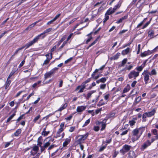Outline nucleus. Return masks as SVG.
Masks as SVG:
<instances>
[{"mask_svg": "<svg viewBox=\"0 0 158 158\" xmlns=\"http://www.w3.org/2000/svg\"><path fill=\"white\" fill-rule=\"evenodd\" d=\"M154 34V32L152 30H150L148 32V36L150 38H153Z\"/></svg>", "mask_w": 158, "mask_h": 158, "instance_id": "nucleus-19", "label": "nucleus"}, {"mask_svg": "<svg viewBox=\"0 0 158 158\" xmlns=\"http://www.w3.org/2000/svg\"><path fill=\"white\" fill-rule=\"evenodd\" d=\"M60 15V14H58L56 15V16L53 18L54 20L55 21L57 19Z\"/></svg>", "mask_w": 158, "mask_h": 158, "instance_id": "nucleus-62", "label": "nucleus"}, {"mask_svg": "<svg viewBox=\"0 0 158 158\" xmlns=\"http://www.w3.org/2000/svg\"><path fill=\"white\" fill-rule=\"evenodd\" d=\"M34 44L33 43V42L31 41L27 43L25 45H24V46L20 48H19L18 49H17L15 52H14V53L11 56L10 59H12L14 57V56L17 54V53L20 50H21L23 49V48H26V49L30 47L31 46L33 45Z\"/></svg>", "mask_w": 158, "mask_h": 158, "instance_id": "nucleus-3", "label": "nucleus"}, {"mask_svg": "<svg viewBox=\"0 0 158 158\" xmlns=\"http://www.w3.org/2000/svg\"><path fill=\"white\" fill-rule=\"evenodd\" d=\"M151 144V143L149 140H148L145 143H144L142 146L141 148L142 151H143L147 148Z\"/></svg>", "mask_w": 158, "mask_h": 158, "instance_id": "nucleus-10", "label": "nucleus"}, {"mask_svg": "<svg viewBox=\"0 0 158 158\" xmlns=\"http://www.w3.org/2000/svg\"><path fill=\"white\" fill-rule=\"evenodd\" d=\"M128 157L129 158H132L135 157L136 156L135 155V153L133 151H131L129 152L128 153Z\"/></svg>", "mask_w": 158, "mask_h": 158, "instance_id": "nucleus-14", "label": "nucleus"}, {"mask_svg": "<svg viewBox=\"0 0 158 158\" xmlns=\"http://www.w3.org/2000/svg\"><path fill=\"white\" fill-rule=\"evenodd\" d=\"M45 56L47 57V59L44 61L43 65L47 64L49 63L50 60L52 58V53H48L46 54Z\"/></svg>", "mask_w": 158, "mask_h": 158, "instance_id": "nucleus-9", "label": "nucleus"}, {"mask_svg": "<svg viewBox=\"0 0 158 158\" xmlns=\"http://www.w3.org/2000/svg\"><path fill=\"white\" fill-rule=\"evenodd\" d=\"M90 81V78H88L86 81H85L84 82L81 84V85H84V86H86L85 85V84H86L87 83L89 82Z\"/></svg>", "mask_w": 158, "mask_h": 158, "instance_id": "nucleus-43", "label": "nucleus"}, {"mask_svg": "<svg viewBox=\"0 0 158 158\" xmlns=\"http://www.w3.org/2000/svg\"><path fill=\"white\" fill-rule=\"evenodd\" d=\"M129 123L130 125L131 126H132L135 125V124L136 123V122L134 120H132L129 121Z\"/></svg>", "mask_w": 158, "mask_h": 158, "instance_id": "nucleus-42", "label": "nucleus"}, {"mask_svg": "<svg viewBox=\"0 0 158 158\" xmlns=\"http://www.w3.org/2000/svg\"><path fill=\"white\" fill-rule=\"evenodd\" d=\"M49 131H43L42 133V135L44 136H47L48 135L49 133Z\"/></svg>", "mask_w": 158, "mask_h": 158, "instance_id": "nucleus-40", "label": "nucleus"}, {"mask_svg": "<svg viewBox=\"0 0 158 158\" xmlns=\"http://www.w3.org/2000/svg\"><path fill=\"white\" fill-rule=\"evenodd\" d=\"M38 22L37 21L31 24L26 28V30H28L30 28H31L34 27Z\"/></svg>", "mask_w": 158, "mask_h": 158, "instance_id": "nucleus-35", "label": "nucleus"}, {"mask_svg": "<svg viewBox=\"0 0 158 158\" xmlns=\"http://www.w3.org/2000/svg\"><path fill=\"white\" fill-rule=\"evenodd\" d=\"M105 65H102L99 69H96L94 71V73H97L100 70H103L105 67Z\"/></svg>", "mask_w": 158, "mask_h": 158, "instance_id": "nucleus-32", "label": "nucleus"}, {"mask_svg": "<svg viewBox=\"0 0 158 158\" xmlns=\"http://www.w3.org/2000/svg\"><path fill=\"white\" fill-rule=\"evenodd\" d=\"M131 50L129 48H127L126 49L124 50L122 52V54L123 55H125L131 52Z\"/></svg>", "mask_w": 158, "mask_h": 158, "instance_id": "nucleus-13", "label": "nucleus"}, {"mask_svg": "<svg viewBox=\"0 0 158 158\" xmlns=\"http://www.w3.org/2000/svg\"><path fill=\"white\" fill-rule=\"evenodd\" d=\"M72 59H73L72 57L70 58L69 59H68V60H66L65 61V62H64L65 63V64L67 63H68L69 62V61H70L71 60H72Z\"/></svg>", "mask_w": 158, "mask_h": 158, "instance_id": "nucleus-60", "label": "nucleus"}, {"mask_svg": "<svg viewBox=\"0 0 158 158\" xmlns=\"http://www.w3.org/2000/svg\"><path fill=\"white\" fill-rule=\"evenodd\" d=\"M21 132V129H18L14 133V135L16 136H18Z\"/></svg>", "mask_w": 158, "mask_h": 158, "instance_id": "nucleus-29", "label": "nucleus"}, {"mask_svg": "<svg viewBox=\"0 0 158 158\" xmlns=\"http://www.w3.org/2000/svg\"><path fill=\"white\" fill-rule=\"evenodd\" d=\"M152 132L154 135H156L157 134V131L156 129H152Z\"/></svg>", "mask_w": 158, "mask_h": 158, "instance_id": "nucleus-47", "label": "nucleus"}, {"mask_svg": "<svg viewBox=\"0 0 158 158\" xmlns=\"http://www.w3.org/2000/svg\"><path fill=\"white\" fill-rule=\"evenodd\" d=\"M39 147L36 145L33 148V150L35 151L36 152L35 154H36L39 150Z\"/></svg>", "mask_w": 158, "mask_h": 158, "instance_id": "nucleus-36", "label": "nucleus"}, {"mask_svg": "<svg viewBox=\"0 0 158 158\" xmlns=\"http://www.w3.org/2000/svg\"><path fill=\"white\" fill-rule=\"evenodd\" d=\"M144 66H142V65L138 67H136V69L138 71V72H139L142 71L143 70Z\"/></svg>", "mask_w": 158, "mask_h": 158, "instance_id": "nucleus-37", "label": "nucleus"}, {"mask_svg": "<svg viewBox=\"0 0 158 158\" xmlns=\"http://www.w3.org/2000/svg\"><path fill=\"white\" fill-rule=\"evenodd\" d=\"M100 37V36H98L96 39L93 42H92L88 47H87L86 48V49H88L90 47H91L92 46L95 44L98 41V40H99Z\"/></svg>", "mask_w": 158, "mask_h": 158, "instance_id": "nucleus-17", "label": "nucleus"}, {"mask_svg": "<svg viewBox=\"0 0 158 158\" xmlns=\"http://www.w3.org/2000/svg\"><path fill=\"white\" fill-rule=\"evenodd\" d=\"M11 82V80L7 79L5 85V88L6 89H8Z\"/></svg>", "mask_w": 158, "mask_h": 158, "instance_id": "nucleus-18", "label": "nucleus"}, {"mask_svg": "<svg viewBox=\"0 0 158 158\" xmlns=\"http://www.w3.org/2000/svg\"><path fill=\"white\" fill-rule=\"evenodd\" d=\"M133 65H130L128 67H126V69L127 70H130L131 69H132V68L133 67Z\"/></svg>", "mask_w": 158, "mask_h": 158, "instance_id": "nucleus-56", "label": "nucleus"}, {"mask_svg": "<svg viewBox=\"0 0 158 158\" xmlns=\"http://www.w3.org/2000/svg\"><path fill=\"white\" fill-rule=\"evenodd\" d=\"M144 77V80L145 82V84H147L149 79V72L147 70L144 71L142 73Z\"/></svg>", "mask_w": 158, "mask_h": 158, "instance_id": "nucleus-6", "label": "nucleus"}, {"mask_svg": "<svg viewBox=\"0 0 158 158\" xmlns=\"http://www.w3.org/2000/svg\"><path fill=\"white\" fill-rule=\"evenodd\" d=\"M23 115H22L20 116L17 120V122H19L20 120L21 119L23 118Z\"/></svg>", "mask_w": 158, "mask_h": 158, "instance_id": "nucleus-61", "label": "nucleus"}, {"mask_svg": "<svg viewBox=\"0 0 158 158\" xmlns=\"http://www.w3.org/2000/svg\"><path fill=\"white\" fill-rule=\"evenodd\" d=\"M144 131V128L140 127L133 130L132 131V136L131 139L132 141L134 142L138 140Z\"/></svg>", "mask_w": 158, "mask_h": 158, "instance_id": "nucleus-1", "label": "nucleus"}, {"mask_svg": "<svg viewBox=\"0 0 158 158\" xmlns=\"http://www.w3.org/2000/svg\"><path fill=\"white\" fill-rule=\"evenodd\" d=\"M75 129V127H70V128L69 130V131L70 132H73Z\"/></svg>", "mask_w": 158, "mask_h": 158, "instance_id": "nucleus-53", "label": "nucleus"}, {"mask_svg": "<svg viewBox=\"0 0 158 158\" xmlns=\"http://www.w3.org/2000/svg\"><path fill=\"white\" fill-rule=\"evenodd\" d=\"M149 74L151 76L156 75L157 74V73L156 70L155 69H153L152 70L150 73L149 72Z\"/></svg>", "mask_w": 158, "mask_h": 158, "instance_id": "nucleus-26", "label": "nucleus"}, {"mask_svg": "<svg viewBox=\"0 0 158 158\" xmlns=\"http://www.w3.org/2000/svg\"><path fill=\"white\" fill-rule=\"evenodd\" d=\"M81 88L79 90V91L78 92V93H80L81 92H82L83 91L84 89L85 88L86 86H84V85H81Z\"/></svg>", "mask_w": 158, "mask_h": 158, "instance_id": "nucleus-34", "label": "nucleus"}, {"mask_svg": "<svg viewBox=\"0 0 158 158\" xmlns=\"http://www.w3.org/2000/svg\"><path fill=\"white\" fill-rule=\"evenodd\" d=\"M58 69L57 68H55L48 72L45 73L44 75L45 80H46L47 78L50 77L54 73L55 71L57 70Z\"/></svg>", "mask_w": 158, "mask_h": 158, "instance_id": "nucleus-8", "label": "nucleus"}, {"mask_svg": "<svg viewBox=\"0 0 158 158\" xmlns=\"http://www.w3.org/2000/svg\"><path fill=\"white\" fill-rule=\"evenodd\" d=\"M75 113V112L72 114V115H71V116H69L66 118L65 119L67 120H70L72 118L73 115Z\"/></svg>", "mask_w": 158, "mask_h": 158, "instance_id": "nucleus-54", "label": "nucleus"}, {"mask_svg": "<svg viewBox=\"0 0 158 158\" xmlns=\"http://www.w3.org/2000/svg\"><path fill=\"white\" fill-rule=\"evenodd\" d=\"M106 86V84H102L100 86V88L101 89H104Z\"/></svg>", "mask_w": 158, "mask_h": 158, "instance_id": "nucleus-50", "label": "nucleus"}, {"mask_svg": "<svg viewBox=\"0 0 158 158\" xmlns=\"http://www.w3.org/2000/svg\"><path fill=\"white\" fill-rule=\"evenodd\" d=\"M99 129V127L98 126H94V130L95 131H98Z\"/></svg>", "mask_w": 158, "mask_h": 158, "instance_id": "nucleus-63", "label": "nucleus"}, {"mask_svg": "<svg viewBox=\"0 0 158 158\" xmlns=\"http://www.w3.org/2000/svg\"><path fill=\"white\" fill-rule=\"evenodd\" d=\"M137 83V81H134L131 84V86L132 87H134L135 86L136 83Z\"/></svg>", "mask_w": 158, "mask_h": 158, "instance_id": "nucleus-64", "label": "nucleus"}, {"mask_svg": "<svg viewBox=\"0 0 158 158\" xmlns=\"http://www.w3.org/2000/svg\"><path fill=\"white\" fill-rule=\"evenodd\" d=\"M139 75V72H135L134 70L131 71L128 75V77L129 79H131L134 78L135 79L136 78L138 77Z\"/></svg>", "mask_w": 158, "mask_h": 158, "instance_id": "nucleus-7", "label": "nucleus"}, {"mask_svg": "<svg viewBox=\"0 0 158 158\" xmlns=\"http://www.w3.org/2000/svg\"><path fill=\"white\" fill-rule=\"evenodd\" d=\"M129 88L127 89V87L125 88L123 91V93H125L127 92L129 90Z\"/></svg>", "mask_w": 158, "mask_h": 158, "instance_id": "nucleus-59", "label": "nucleus"}, {"mask_svg": "<svg viewBox=\"0 0 158 158\" xmlns=\"http://www.w3.org/2000/svg\"><path fill=\"white\" fill-rule=\"evenodd\" d=\"M52 30L53 29L51 28H49L46 30L43 33H41L40 34L35 37L33 40H31L33 42V44H34L35 43L37 42L38 40L41 38L42 39H44L45 37V34L46 33H48L52 31Z\"/></svg>", "mask_w": 158, "mask_h": 158, "instance_id": "nucleus-2", "label": "nucleus"}, {"mask_svg": "<svg viewBox=\"0 0 158 158\" xmlns=\"http://www.w3.org/2000/svg\"><path fill=\"white\" fill-rule=\"evenodd\" d=\"M147 117H148V114H147V112H145L144 114H143L142 116L143 122H145L146 121V118Z\"/></svg>", "mask_w": 158, "mask_h": 158, "instance_id": "nucleus-30", "label": "nucleus"}, {"mask_svg": "<svg viewBox=\"0 0 158 158\" xmlns=\"http://www.w3.org/2000/svg\"><path fill=\"white\" fill-rule=\"evenodd\" d=\"M41 81H38L37 82L33 84L32 85V87L33 88H35L37 85L41 83Z\"/></svg>", "mask_w": 158, "mask_h": 158, "instance_id": "nucleus-38", "label": "nucleus"}, {"mask_svg": "<svg viewBox=\"0 0 158 158\" xmlns=\"http://www.w3.org/2000/svg\"><path fill=\"white\" fill-rule=\"evenodd\" d=\"M25 60H23L20 63V64H19V67H22L23 65V64H24L25 63Z\"/></svg>", "mask_w": 158, "mask_h": 158, "instance_id": "nucleus-58", "label": "nucleus"}, {"mask_svg": "<svg viewBox=\"0 0 158 158\" xmlns=\"http://www.w3.org/2000/svg\"><path fill=\"white\" fill-rule=\"evenodd\" d=\"M90 122V120L89 119L87 120L85 122V123L83 125V127H85L88 125Z\"/></svg>", "mask_w": 158, "mask_h": 158, "instance_id": "nucleus-41", "label": "nucleus"}, {"mask_svg": "<svg viewBox=\"0 0 158 158\" xmlns=\"http://www.w3.org/2000/svg\"><path fill=\"white\" fill-rule=\"evenodd\" d=\"M34 94V92H32L27 97L26 100H28L30 97L32 95H33Z\"/></svg>", "mask_w": 158, "mask_h": 158, "instance_id": "nucleus-51", "label": "nucleus"}, {"mask_svg": "<svg viewBox=\"0 0 158 158\" xmlns=\"http://www.w3.org/2000/svg\"><path fill=\"white\" fill-rule=\"evenodd\" d=\"M67 41H64L62 45L60 46L58 50H61V49L64 47L65 44L67 43Z\"/></svg>", "mask_w": 158, "mask_h": 158, "instance_id": "nucleus-44", "label": "nucleus"}, {"mask_svg": "<svg viewBox=\"0 0 158 158\" xmlns=\"http://www.w3.org/2000/svg\"><path fill=\"white\" fill-rule=\"evenodd\" d=\"M106 80V78L105 77H102L98 80L96 81V83L98 84L100 83V82L104 83Z\"/></svg>", "mask_w": 158, "mask_h": 158, "instance_id": "nucleus-23", "label": "nucleus"}, {"mask_svg": "<svg viewBox=\"0 0 158 158\" xmlns=\"http://www.w3.org/2000/svg\"><path fill=\"white\" fill-rule=\"evenodd\" d=\"M150 23V21L147 22L143 27L142 29H144L146 27H147Z\"/></svg>", "mask_w": 158, "mask_h": 158, "instance_id": "nucleus-49", "label": "nucleus"}, {"mask_svg": "<svg viewBox=\"0 0 158 158\" xmlns=\"http://www.w3.org/2000/svg\"><path fill=\"white\" fill-rule=\"evenodd\" d=\"M96 73H94V71L91 75L92 77L94 79L97 80L100 77L102 76V74H99L97 76H95V74Z\"/></svg>", "mask_w": 158, "mask_h": 158, "instance_id": "nucleus-22", "label": "nucleus"}, {"mask_svg": "<svg viewBox=\"0 0 158 158\" xmlns=\"http://www.w3.org/2000/svg\"><path fill=\"white\" fill-rule=\"evenodd\" d=\"M106 146H107V144H106L105 146H103L100 147V148L99 149V151L102 152V151H103L105 149V148L106 147Z\"/></svg>", "mask_w": 158, "mask_h": 158, "instance_id": "nucleus-45", "label": "nucleus"}, {"mask_svg": "<svg viewBox=\"0 0 158 158\" xmlns=\"http://www.w3.org/2000/svg\"><path fill=\"white\" fill-rule=\"evenodd\" d=\"M128 132V131L127 130H126L122 132V133L121 134V135H126L127 134Z\"/></svg>", "mask_w": 158, "mask_h": 158, "instance_id": "nucleus-55", "label": "nucleus"}, {"mask_svg": "<svg viewBox=\"0 0 158 158\" xmlns=\"http://www.w3.org/2000/svg\"><path fill=\"white\" fill-rule=\"evenodd\" d=\"M107 119H104L103 121L100 122L99 123V125L102 127V128L101 130V131L103 130L106 127V123Z\"/></svg>", "mask_w": 158, "mask_h": 158, "instance_id": "nucleus-12", "label": "nucleus"}, {"mask_svg": "<svg viewBox=\"0 0 158 158\" xmlns=\"http://www.w3.org/2000/svg\"><path fill=\"white\" fill-rule=\"evenodd\" d=\"M50 143H51L50 142H48L45 143L44 146V148H46L50 145Z\"/></svg>", "mask_w": 158, "mask_h": 158, "instance_id": "nucleus-46", "label": "nucleus"}, {"mask_svg": "<svg viewBox=\"0 0 158 158\" xmlns=\"http://www.w3.org/2000/svg\"><path fill=\"white\" fill-rule=\"evenodd\" d=\"M86 106H78L77 107L76 111H77L81 114L83 111H84L86 109Z\"/></svg>", "mask_w": 158, "mask_h": 158, "instance_id": "nucleus-11", "label": "nucleus"}, {"mask_svg": "<svg viewBox=\"0 0 158 158\" xmlns=\"http://www.w3.org/2000/svg\"><path fill=\"white\" fill-rule=\"evenodd\" d=\"M73 35V33H71L68 37L67 40L66 41L67 42V41H69Z\"/></svg>", "mask_w": 158, "mask_h": 158, "instance_id": "nucleus-52", "label": "nucleus"}, {"mask_svg": "<svg viewBox=\"0 0 158 158\" xmlns=\"http://www.w3.org/2000/svg\"><path fill=\"white\" fill-rule=\"evenodd\" d=\"M141 96H139L136 98L134 102V104L135 105H136L137 103H139L141 101Z\"/></svg>", "mask_w": 158, "mask_h": 158, "instance_id": "nucleus-25", "label": "nucleus"}, {"mask_svg": "<svg viewBox=\"0 0 158 158\" xmlns=\"http://www.w3.org/2000/svg\"><path fill=\"white\" fill-rule=\"evenodd\" d=\"M70 140L71 139L70 137L66 139L63 143V147L66 146L70 143Z\"/></svg>", "mask_w": 158, "mask_h": 158, "instance_id": "nucleus-20", "label": "nucleus"}, {"mask_svg": "<svg viewBox=\"0 0 158 158\" xmlns=\"http://www.w3.org/2000/svg\"><path fill=\"white\" fill-rule=\"evenodd\" d=\"M95 91V90H92L88 93L86 97V98L88 99H89L91 97V95L94 93Z\"/></svg>", "mask_w": 158, "mask_h": 158, "instance_id": "nucleus-24", "label": "nucleus"}, {"mask_svg": "<svg viewBox=\"0 0 158 158\" xmlns=\"http://www.w3.org/2000/svg\"><path fill=\"white\" fill-rule=\"evenodd\" d=\"M114 13V12L113 11H112V9H110L107 11L106 13L105 14V15H109L113 14Z\"/></svg>", "mask_w": 158, "mask_h": 158, "instance_id": "nucleus-31", "label": "nucleus"}, {"mask_svg": "<svg viewBox=\"0 0 158 158\" xmlns=\"http://www.w3.org/2000/svg\"><path fill=\"white\" fill-rule=\"evenodd\" d=\"M67 103H65L58 110L61 111L62 110L66 108V107L67 106Z\"/></svg>", "mask_w": 158, "mask_h": 158, "instance_id": "nucleus-28", "label": "nucleus"}, {"mask_svg": "<svg viewBox=\"0 0 158 158\" xmlns=\"http://www.w3.org/2000/svg\"><path fill=\"white\" fill-rule=\"evenodd\" d=\"M120 55V53L119 52H118L114 56L110 57V59L111 60H117L119 57Z\"/></svg>", "mask_w": 158, "mask_h": 158, "instance_id": "nucleus-16", "label": "nucleus"}, {"mask_svg": "<svg viewBox=\"0 0 158 158\" xmlns=\"http://www.w3.org/2000/svg\"><path fill=\"white\" fill-rule=\"evenodd\" d=\"M127 58L124 59L122 61L121 64L120 65L121 67H123L124 66L127 62Z\"/></svg>", "mask_w": 158, "mask_h": 158, "instance_id": "nucleus-33", "label": "nucleus"}, {"mask_svg": "<svg viewBox=\"0 0 158 158\" xmlns=\"http://www.w3.org/2000/svg\"><path fill=\"white\" fill-rule=\"evenodd\" d=\"M15 73V71L13 70L11 71V72L10 73V74L9 75L8 77L7 78V79H9L10 78V77L14 74Z\"/></svg>", "mask_w": 158, "mask_h": 158, "instance_id": "nucleus-39", "label": "nucleus"}, {"mask_svg": "<svg viewBox=\"0 0 158 158\" xmlns=\"http://www.w3.org/2000/svg\"><path fill=\"white\" fill-rule=\"evenodd\" d=\"M64 129L60 128L57 131L56 135L55 136L56 138H57L60 136V133L63 131Z\"/></svg>", "mask_w": 158, "mask_h": 158, "instance_id": "nucleus-21", "label": "nucleus"}, {"mask_svg": "<svg viewBox=\"0 0 158 158\" xmlns=\"http://www.w3.org/2000/svg\"><path fill=\"white\" fill-rule=\"evenodd\" d=\"M156 110L155 109H153L152 111L149 112H147V114H148V117H150L151 116L154 115L156 113Z\"/></svg>", "mask_w": 158, "mask_h": 158, "instance_id": "nucleus-15", "label": "nucleus"}, {"mask_svg": "<svg viewBox=\"0 0 158 158\" xmlns=\"http://www.w3.org/2000/svg\"><path fill=\"white\" fill-rule=\"evenodd\" d=\"M89 134L87 133L84 135H79L77 136L78 139L77 140V142L79 144L84 142V141L86 139L88 136Z\"/></svg>", "mask_w": 158, "mask_h": 158, "instance_id": "nucleus-5", "label": "nucleus"}, {"mask_svg": "<svg viewBox=\"0 0 158 158\" xmlns=\"http://www.w3.org/2000/svg\"><path fill=\"white\" fill-rule=\"evenodd\" d=\"M149 51H145L144 52L141 53V56L142 57H144L148 55L149 54Z\"/></svg>", "mask_w": 158, "mask_h": 158, "instance_id": "nucleus-27", "label": "nucleus"}, {"mask_svg": "<svg viewBox=\"0 0 158 158\" xmlns=\"http://www.w3.org/2000/svg\"><path fill=\"white\" fill-rule=\"evenodd\" d=\"M93 38L91 36H90L89 38L86 41L85 43L86 44H87Z\"/></svg>", "mask_w": 158, "mask_h": 158, "instance_id": "nucleus-57", "label": "nucleus"}, {"mask_svg": "<svg viewBox=\"0 0 158 158\" xmlns=\"http://www.w3.org/2000/svg\"><path fill=\"white\" fill-rule=\"evenodd\" d=\"M40 117V115H38L33 120V122H35Z\"/></svg>", "mask_w": 158, "mask_h": 158, "instance_id": "nucleus-48", "label": "nucleus"}, {"mask_svg": "<svg viewBox=\"0 0 158 158\" xmlns=\"http://www.w3.org/2000/svg\"><path fill=\"white\" fill-rule=\"evenodd\" d=\"M131 146L127 144L123 145L122 149L120 150V152L123 155L129 152L131 148Z\"/></svg>", "mask_w": 158, "mask_h": 158, "instance_id": "nucleus-4", "label": "nucleus"}]
</instances>
